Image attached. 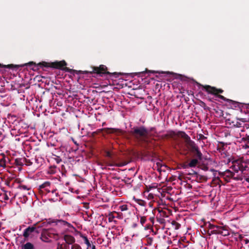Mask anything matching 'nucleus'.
Masks as SVG:
<instances>
[{
    "mask_svg": "<svg viewBox=\"0 0 249 249\" xmlns=\"http://www.w3.org/2000/svg\"><path fill=\"white\" fill-rule=\"evenodd\" d=\"M232 168L236 172L239 170H246L249 168V160H245L244 158L239 159L232 161Z\"/></svg>",
    "mask_w": 249,
    "mask_h": 249,
    "instance_id": "1",
    "label": "nucleus"
},
{
    "mask_svg": "<svg viewBox=\"0 0 249 249\" xmlns=\"http://www.w3.org/2000/svg\"><path fill=\"white\" fill-rule=\"evenodd\" d=\"M57 235L52 232L50 229L43 230L41 235V239L45 242H49L52 241V239H56Z\"/></svg>",
    "mask_w": 249,
    "mask_h": 249,
    "instance_id": "2",
    "label": "nucleus"
},
{
    "mask_svg": "<svg viewBox=\"0 0 249 249\" xmlns=\"http://www.w3.org/2000/svg\"><path fill=\"white\" fill-rule=\"evenodd\" d=\"M134 133L136 137H145L147 135V130L143 127H139L135 128L134 130Z\"/></svg>",
    "mask_w": 249,
    "mask_h": 249,
    "instance_id": "3",
    "label": "nucleus"
},
{
    "mask_svg": "<svg viewBox=\"0 0 249 249\" xmlns=\"http://www.w3.org/2000/svg\"><path fill=\"white\" fill-rule=\"evenodd\" d=\"M204 88L208 92L212 94H217L223 92V90L220 89H216L214 87L209 86H206L204 87Z\"/></svg>",
    "mask_w": 249,
    "mask_h": 249,
    "instance_id": "4",
    "label": "nucleus"
},
{
    "mask_svg": "<svg viewBox=\"0 0 249 249\" xmlns=\"http://www.w3.org/2000/svg\"><path fill=\"white\" fill-rule=\"evenodd\" d=\"M36 229V228L34 227H29L28 228H27V229H26L23 232V236L25 237V238H27Z\"/></svg>",
    "mask_w": 249,
    "mask_h": 249,
    "instance_id": "5",
    "label": "nucleus"
},
{
    "mask_svg": "<svg viewBox=\"0 0 249 249\" xmlns=\"http://www.w3.org/2000/svg\"><path fill=\"white\" fill-rule=\"evenodd\" d=\"M53 223H55L56 225L58 224L63 225L67 224V223L66 221L63 220H49L47 223L43 222L42 223L43 225L42 226V227L45 226L48 224H51Z\"/></svg>",
    "mask_w": 249,
    "mask_h": 249,
    "instance_id": "6",
    "label": "nucleus"
},
{
    "mask_svg": "<svg viewBox=\"0 0 249 249\" xmlns=\"http://www.w3.org/2000/svg\"><path fill=\"white\" fill-rule=\"evenodd\" d=\"M126 164H127V162H126L121 163H116L115 161H114V162L113 163L107 162L106 163V166L107 167H108V168L109 169H111L110 167H111L112 166H116L121 167V166H123L125 165Z\"/></svg>",
    "mask_w": 249,
    "mask_h": 249,
    "instance_id": "7",
    "label": "nucleus"
},
{
    "mask_svg": "<svg viewBox=\"0 0 249 249\" xmlns=\"http://www.w3.org/2000/svg\"><path fill=\"white\" fill-rule=\"evenodd\" d=\"M63 238L65 242L69 244H72L75 241L74 237L70 235H65Z\"/></svg>",
    "mask_w": 249,
    "mask_h": 249,
    "instance_id": "8",
    "label": "nucleus"
},
{
    "mask_svg": "<svg viewBox=\"0 0 249 249\" xmlns=\"http://www.w3.org/2000/svg\"><path fill=\"white\" fill-rule=\"evenodd\" d=\"M107 70V67L104 65H101L99 67L94 68V71L97 73H105Z\"/></svg>",
    "mask_w": 249,
    "mask_h": 249,
    "instance_id": "9",
    "label": "nucleus"
},
{
    "mask_svg": "<svg viewBox=\"0 0 249 249\" xmlns=\"http://www.w3.org/2000/svg\"><path fill=\"white\" fill-rule=\"evenodd\" d=\"M224 176L228 177L229 178H236L237 179L242 180V178H237L235 177V173L232 172L230 170H227L225 171L224 173Z\"/></svg>",
    "mask_w": 249,
    "mask_h": 249,
    "instance_id": "10",
    "label": "nucleus"
},
{
    "mask_svg": "<svg viewBox=\"0 0 249 249\" xmlns=\"http://www.w3.org/2000/svg\"><path fill=\"white\" fill-rule=\"evenodd\" d=\"M179 136L182 138L184 139L187 142L191 141L190 138L188 136V135L183 132H181L180 133Z\"/></svg>",
    "mask_w": 249,
    "mask_h": 249,
    "instance_id": "11",
    "label": "nucleus"
},
{
    "mask_svg": "<svg viewBox=\"0 0 249 249\" xmlns=\"http://www.w3.org/2000/svg\"><path fill=\"white\" fill-rule=\"evenodd\" d=\"M198 163V160L196 159H193L190 161L188 164V166L190 167H195Z\"/></svg>",
    "mask_w": 249,
    "mask_h": 249,
    "instance_id": "12",
    "label": "nucleus"
},
{
    "mask_svg": "<svg viewBox=\"0 0 249 249\" xmlns=\"http://www.w3.org/2000/svg\"><path fill=\"white\" fill-rule=\"evenodd\" d=\"M23 249H34V246L31 243L28 242L23 246Z\"/></svg>",
    "mask_w": 249,
    "mask_h": 249,
    "instance_id": "13",
    "label": "nucleus"
},
{
    "mask_svg": "<svg viewBox=\"0 0 249 249\" xmlns=\"http://www.w3.org/2000/svg\"><path fill=\"white\" fill-rule=\"evenodd\" d=\"M66 65V63L65 61H60L57 63L56 67L58 68H62L63 67Z\"/></svg>",
    "mask_w": 249,
    "mask_h": 249,
    "instance_id": "14",
    "label": "nucleus"
},
{
    "mask_svg": "<svg viewBox=\"0 0 249 249\" xmlns=\"http://www.w3.org/2000/svg\"><path fill=\"white\" fill-rule=\"evenodd\" d=\"M119 209L122 212L126 211L128 210V206L126 204H124L119 206Z\"/></svg>",
    "mask_w": 249,
    "mask_h": 249,
    "instance_id": "15",
    "label": "nucleus"
},
{
    "mask_svg": "<svg viewBox=\"0 0 249 249\" xmlns=\"http://www.w3.org/2000/svg\"><path fill=\"white\" fill-rule=\"evenodd\" d=\"M215 228H216V229H218V230H215L216 231V233H221V232L220 231V229L219 228V227H217V226H214V225H210V228L213 229H214Z\"/></svg>",
    "mask_w": 249,
    "mask_h": 249,
    "instance_id": "16",
    "label": "nucleus"
},
{
    "mask_svg": "<svg viewBox=\"0 0 249 249\" xmlns=\"http://www.w3.org/2000/svg\"><path fill=\"white\" fill-rule=\"evenodd\" d=\"M71 249H81V248L78 245L74 244L71 246Z\"/></svg>",
    "mask_w": 249,
    "mask_h": 249,
    "instance_id": "17",
    "label": "nucleus"
},
{
    "mask_svg": "<svg viewBox=\"0 0 249 249\" xmlns=\"http://www.w3.org/2000/svg\"><path fill=\"white\" fill-rule=\"evenodd\" d=\"M86 244L87 245V249H90V247L91 246V245L87 239L86 240Z\"/></svg>",
    "mask_w": 249,
    "mask_h": 249,
    "instance_id": "18",
    "label": "nucleus"
},
{
    "mask_svg": "<svg viewBox=\"0 0 249 249\" xmlns=\"http://www.w3.org/2000/svg\"><path fill=\"white\" fill-rule=\"evenodd\" d=\"M33 65H35V63H34L33 62H30L28 63H25V64H23L22 66H32Z\"/></svg>",
    "mask_w": 249,
    "mask_h": 249,
    "instance_id": "19",
    "label": "nucleus"
},
{
    "mask_svg": "<svg viewBox=\"0 0 249 249\" xmlns=\"http://www.w3.org/2000/svg\"><path fill=\"white\" fill-rule=\"evenodd\" d=\"M112 153L109 151L106 152V156L109 158H112Z\"/></svg>",
    "mask_w": 249,
    "mask_h": 249,
    "instance_id": "20",
    "label": "nucleus"
},
{
    "mask_svg": "<svg viewBox=\"0 0 249 249\" xmlns=\"http://www.w3.org/2000/svg\"><path fill=\"white\" fill-rule=\"evenodd\" d=\"M64 245L63 244H60L59 243L58 244V247L56 249H64Z\"/></svg>",
    "mask_w": 249,
    "mask_h": 249,
    "instance_id": "21",
    "label": "nucleus"
},
{
    "mask_svg": "<svg viewBox=\"0 0 249 249\" xmlns=\"http://www.w3.org/2000/svg\"><path fill=\"white\" fill-rule=\"evenodd\" d=\"M242 147H243V148H244L245 149H248V148H249V145H246V144H245V145H243L242 146ZM248 152H249V150L248 151Z\"/></svg>",
    "mask_w": 249,
    "mask_h": 249,
    "instance_id": "22",
    "label": "nucleus"
},
{
    "mask_svg": "<svg viewBox=\"0 0 249 249\" xmlns=\"http://www.w3.org/2000/svg\"><path fill=\"white\" fill-rule=\"evenodd\" d=\"M148 197L149 199H152L154 197L153 195L152 194H149L148 195Z\"/></svg>",
    "mask_w": 249,
    "mask_h": 249,
    "instance_id": "23",
    "label": "nucleus"
},
{
    "mask_svg": "<svg viewBox=\"0 0 249 249\" xmlns=\"http://www.w3.org/2000/svg\"><path fill=\"white\" fill-rule=\"evenodd\" d=\"M218 97L221 99L225 100V98L222 95H219Z\"/></svg>",
    "mask_w": 249,
    "mask_h": 249,
    "instance_id": "24",
    "label": "nucleus"
},
{
    "mask_svg": "<svg viewBox=\"0 0 249 249\" xmlns=\"http://www.w3.org/2000/svg\"><path fill=\"white\" fill-rule=\"evenodd\" d=\"M144 221H145V220H144V218L142 217L141 219V222L142 223H143L144 222Z\"/></svg>",
    "mask_w": 249,
    "mask_h": 249,
    "instance_id": "25",
    "label": "nucleus"
},
{
    "mask_svg": "<svg viewBox=\"0 0 249 249\" xmlns=\"http://www.w3.org/2000/svg\"><path fill=\"white\" fill-rule=\"evenodd\" d=\"M95 249V246L94 245H91V246L90 247V249Z\"/></svg>",
    "mask_w": 249,
    "mask_h": 249,
    "instance_id": "26",
    "label": "nucleus"
},
{
    "mask_svg": "<svg viewBox=\"0 0 249 249\" xmlns=\"http://www.w3.org/2000/svg\"><path fill=\"white\" fill-rule=\"evenodd\" d=\"M246 180L249 182V178H246Z\"/></svg>",
    "mask_w": 249,
    "mask_h": 249,
    "instance_id": "27",
    "label": "nucleus"
},
{
    "mask_svg": "<svg viewBox=\"0 0 249 249\" xmlns=\"http://www.w3.org/2000/svg\"><path fill=\"white\" fill-rule=\"evenodd\" d=\"M44 185L45 186H46L47 185H49V183H45Z\"/></svg>",
    "mask_w": 249,
    "mask_h": 249,
    "instance_id": "28",
    "label": "nucleus"
},
{
    "mask_svg": "<svg viewBox=\"0 0 249 249\" xmlns=\"http://www.w3.org/2000/svg\"><path fill=\"white\" fill-rule=\"evenodd\" d=\"M179 227V225L178 224V226L176 227V229H178Z\"/></svg>",
    "mask_w": 249,
    "mask_h": 249,
    "instance_id": "29",
    "label": "nucleus"
},
{
    "mask_svg": "<svg viewBox=\"0 0 249 249\" xmlns=\"http://www.w3.org/2000/svg\"><path fill=\"white\" fill-rule=\"evenodd\" d=\"M148 193V191H145V192H144V194H145V195L146 193Z\"/></svg>",
    "mask_w": 249,
    "mask_h": 249,
    "instance_id": "30",
    "label": "nucleus"
}]
</instances>
